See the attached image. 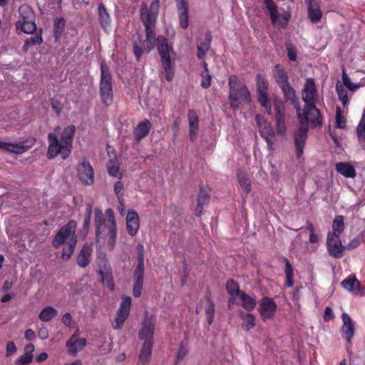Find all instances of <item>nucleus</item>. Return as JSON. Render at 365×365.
<instances>
[{"instance_id":"25","label":"nucleus","mask_w":365,"mask_h":365,"mask_svg":"<svg viewBox=\"0 0 365 365\" xmlns=\"http://www.w3.org/2000/svg\"><path fill=\"white\" fill-rule=\"evenodd\" d=\"M151 129V123L148 119H144L139 123L134 130V136L136 141H140L148 135Z\"/></svg>"},{"instance_id":"53","label":"nucleus","mask_w":365,"mask_h":365,"mask_svg":"<svg viewBox=\"0 0 365 365\" xmlns=\"http://www.w3.org/2000/svg\"><path fill=\"white\" fill-rule=\"evenodd\" d=\"M92 211H93V207H92L91 204H88L86 205L85 219H84V223H83V227L86 230H88L89 227Z\"/></svg>"},{"instance_id":"26","label":"nucleus","mask_w":365,"mask_h":365,"mask_svg":"<svg viewBox=\"0 0 365 365\" xmlns=\"http://www.w3.org/2000/svg\"><path fill=\"white\" fill-rule=\"evenodd\" d=\"M187 117L189 121L190 138L192 141H194L199 128L198 116L194 110H190L187 113Z\"/></svg>"},{"instance_id":"2","label":"nucleus","mask_w":365,"mask_h":365,"mask_svg":"<svg viewBox=\"0 0 365 365\" xmlns=\"http://www.w3.org/2000/svg\"><path fill=\"white\" fill-rule=\"evenodd\" d=\"M297 118L299 125L294 132V143L297 158H300L304 152L308 133V120L314 125H321L322 123L319 110L317 108L316 104L305 106L303 112L299 106H297Z\"/></svg>"},{"instance_id":"1","label":"nucleus","mask_w":365,"mask_h":365,"mask_svg":"<svg viewBox=\"0 0 365 365\" xmlns=\"http://www.w3.org/2000/svg\"><path fill=\"white\" fill-rule=\"evenodd\" d=\"M141 18L145 28L146 39L145 42L138 34L133 36L134 55L136 59L140 61L142 55L144 53H149L157 42V48L165 72V78L170 81L174 76V68L170 58V53L173 52L172 48L168 46V41L165 37L159 36L157 38H155L156 15L150 14V12H145L141 14Z\"/></svg>"},{"instance_id":"42","label":"nucleus","mask_w":365,"mask_h":365,"mask_svg":"<svg viewBox=\"0 0 365 365\" xmlns=\"http://www.w3.org/2000/svg\"><path fill=\"white\" fill-rule=\"evenodd\" d=\"M58 314V311L53 307H46L40 312L38 317L44 322H50Z\"/></svg>"},{"instance_id":"49","label":"nucleus","mask_w":365,"mask_h":365,"mask_svg":"<svg viewBox=\"0 0 365 365\" xmlns=\"http://www.w3.org/2000/svg\"><path fill=\"white\" fill-rule=\"evenodd\" d=\"M336 90L339 100L341 101L344 106H346L349 102V98L347 96V91L344 88V86L337 83L336 86Z\"/></svg>"},{"instance_id":"15","label":"nucleus","mask_w":365,"mask_h":365,"mask_svg":"<svg viewBox=\"0 0 365 365\" xmlns=\"http://www.w3.org/2000/svg\"><path fill=\"white\" fill-rule=\"evenodd\" d=\"M317 96V88L314 80L312 78L307 79L302 93V98L305 103V106L316 104Z\"/></svg>"},{"instance_id":"59","label":"nucleus","mask_w":365,"mask_h":365,"mask_svg":"<svg viewBox=\"0 0 365 365\" xmlns=\"http://www.w3.org/2000/svg\"><path fill=\"white\" fill-rule=\"evenodd\" d=\"M187 353V349L186 346H184L182 344H181L179 348L178 352L177 360L175 363V365H177L180 361H182L185 358Z\"/></svg>"},{"instance_id":"63","label":"nucleus","mask_w":365,"mask_h":365,"mask_svg":"<svg viewBox=\"0 0 365 365\" xmlns=\"http://www.w3.org/2000/svg\"><path fill=\"white\" fill-rule=\"evenodd\" d=\"M72 322V317L70 313L66 312L63 317H62V322L63 324L66 327H70Z\"/></svg>"},{"instance_id":"19","label":"nucleus","mask_w":365,"mask_h":365,"mask_svg":"<svg viewBox=\"0 0 365 365\" xmlns=\"http://www.w3.org/2000/svg\"><path fill=\"white\" fill-rule=\"evenodd\" d=\"M86 345V339L84 338L78 339L76 334H74L66 343V346L68 348V353L71 355L75 356L76 354L82 350Z\"/></svg>"},{"instance_id":"27","label":"nucleus","mask_w":365,"mask_h":365,"mask_svg":"<svg viewBox=\"0 0 365 365\" xmlns=\"http://www.w3.org/2000/svg\"><path fill=\"white\" fill-rule=\"evenodd\" d=\"M144 280V272H134L133 295L135 297H140L142 293Z\"/></svg>"},{"instance_id":"56","label":"nucleus","mask_w":365,"mask_h":365,"mask_svg":"<svg viewBox=\"0 0 365 365\" xmlns=\"http://www.w3.org/2000/svg\"><path fill=\"white\" fill-rule=\"evenodd\" d=\"M202 81H201V86L203 88H207L211 85V75L209 73V72H204L202 73Z\"/></svg>"},{"instance_id":"39","label":"nucleus","mask_w":365,"mask_h":365,"mask_svg":"<svg viewBox=\"0 0 365 365\" xmlns=\"http://www.w3.org/2000/svg\"><path fill=\"white\" fill-rule=\"evenodd\" d=\"M209 200L210 195L208 192L204 189H200L198 195L197 205L196 207V212L197 215H200L202 213L203 207L208 203Z\"/></svg>"},{"instance_id":"41","label":"nucleus","mask_w":365,"mask_h":365,"mask_svg":"<svg viewBox=\"0 0 365 365\" xmlns=\"http://www.w3.org/2000/svg\"><path fill=\"white\" fill-rule=\"evenodd\" d=\"M77 244V240H72L70 242H66L62 250L61 258L64 261L68 260L73 254L75 247Z\"/></svg>"},{"instance_id":"55","label":"nucleus","mask_w":365,"mask_h":365,"mask_svg":"<svg viewBox=\"0 0 365 365\" xmlns=\"http://www.w3.org/2000/svg\"><path fill=\"white\" fill-rule=\"evenodd\" d=\"M64 27H65V22H64L63 19H60V20L55 21L54 34H55V36L56 38H58L59 36H61V34H62V32L64 30Z\"/></svg>"},{"instance_id":"46","label":"nucleus","mask_w":365,"mask_h":365,"mask_svg":"<svg viewBox=\"0 0 365 365\" xmlns=\"http://www.w3.org/2000/svg\"><path fill=\"white\" fill-rule=\"evenodd\" d=\"M100 22L103 27L106 28L110 24V18L104 5L100 3L98 6Z\"/></svg>"},{"instance_id":"40","label":"nucleus","mask_w":365,"mask_h":365,"mask_svg":"<svg viewBox=\"0 0 365 365\" xmlns=\"http://www.w3.org/2000/svg\"><path fill=\"white\" fill-rule=\"evenodd\" d=\"M19 19L18 21H25L35 19L34 14L31 7L26 4L21 5L19 9Z\"/></svg>"},{"instance_id":"5","label":"nucleus","mask_w":365,"mask_h":365,"mask_svg":"<svg viewBox=\"0 0 365 365\" xmlns=\"http://www.w3.org/2000/svg\"><path fill=\"white\" fill-rule=\"evenodd\" d=\"M230 88L229 101L232 108H237L241 103H249L251 101V94L244 83L237 76H230L228 81Z\"/></svg>"},{"instance_id":"7","label":"nucleus","mask_w":365,"mask_h":365,"mask_svg":"<svg viewBox=\"0 0 365 365\" xmlns=\"http://www.w3.org/2000/svg\"><path fill=\"white\" fill-rule=\"evenodd\" d=\"M77 224L75 220H70L57 232L52 242L54 248L58 249L66 242L77 240L76 235Z\"/></svg>"},{"instance_id":"10","label":"nucleus","mask_w":365,"mask_h":365,"mask_svg":"<svg viewBox=\"0 0 365 365\" xmlns=\"http://www.w3.org/2000/svg\"><path fill=\"white\" fill-rule=\"evenodd\" d=\"M77 175L80 181L86 185H91L94 182V171L90 163L83 159L77 165Z\"/></svg>"},{"instance_id":"51","label":"nucleus","mask_w":365,"mask_h":365,"mask_svg":"<svg viewBox=\"0 0 365 365\" xmlns=\"http://www.w3.org/2000/svg\"><path fill=\"white\" fill-rule=\"evenodd\" d=\"M287 50V56L290 61H295L297 57V51L296 47L291 43H288L286 45Z\"/></svg>"},{"instance_id":"18","label":"nucleus","mask_w":365,"mask_h":365,"mask_svg":"<svg viewBox=\"0 0 365 365\" xmlns=\"http://www.w3.org/2000/svg\"><path fill=\"white\" fill-rule=\"evenodd\" d=\"M154 334V324L149 319L143 321L141 329L139 331V337L144 342H150L153 345Z\"/></svg>"},{"instance_id":"12","label":"nucleus","mask_w":365,"mask_h":365,"mask_svg":"<svg viewBox=\"0 0 365 365\" xmlns=\"http://www.w3.org/2000/svg\"><path fill=\"white\" fill-rule=\"evenodd\" d=\"M327 247L329 254L335 258H341L346 250L341 243L340 236L334 234H327Z\"/></svg>"},{"instance_id":"14","label":"nucleus","mask_w":365,"mask_h":365,"mask_svg":"<svg viewBox=\"0 0 365 365\" xmlns=\"http://www.w3.org/2000/svg\"><path fill=\"white\" fill-rule=\"evenodd\" d=\"M275 110V127L277 133L281 135H286V125H285V108L282 102H277L274 103Z\"/></svg>"},{"instance_id":"64","label":"nucleus","mask_w":365,"mask_h":365,"mask_svg":"<svg viewBox=\"0 0 365 365\" xmlns=\"http://www.w3.org/2000/svg\"><path fill=\"white\" fill-rule=\"evenodd\" d=\"M360 240L358 237L352 240L346 246H345L346 249L351 250L357 247L360 245Z\"/></svg>"},{"instance_id":"54","label":"nucleus","mask_w":365,"mask_h":365,"mask_svg":"<svg viewBox=\"0 0 365 365\" xmlns=\"http://www.w3.org/2000/svg\"><path fill=\"white\" fill-rule=\"evenodd\" d=\"M33 359V355L24 354L20 356L15 361L16 365H26L31 362Z\"/></svg>"},{"instance_id":"3","label":"nucleus","mask_w":365,"mask_h":365,"mask_svg":"<svg viewBox=\"0 0 365 365\" xmlns=\"http://www.w3.org/2000/svg\"><path fill=\"white\" fill-rule=\"evenodd\" d=\"M76 128L74 125L65 128L60 140L56 134L49 133L48 134V158L53 159L58 155H61L63 159H66L71 153Z\"/></svg>"},{"instance_id":"36","label":"nucleus","mask_w":365,"mask_h":365,"mask_svg":"<svg viewBox=\"0 0 365 365\" xmlns=\"http://www.w3.org/2000/svg\"><path fill=\"white\" fill-rule=\"evenodd\" d=\"M179 13V20L180 26L186 29L189 24L188 20V4L182 3L181 5L177 6Z\"/></svg>"},{"instance_id":"23","label":"nucleus","mask_w":365,"mask_h":365,"mask_svg":"<svg viewBox=\"0 0 365 365\" xmlns=\"http://www.w3.org/2000/svg\"><path fill=\"white\" fill-rule=\"evenodd\" d=\"M31 145H25L24 143H11L0 140V149L15 153L20 154L26 151Z\"/></svg>"},{"instance_id":"38","label":"nucleus","mask_w":365,"mask_h":365,"mask_svg":"<svg viewBox=\"0 0 365 365\" xmlns=\"http://www.w3.org/2000/svg\"><path fill=\"white\" fill-rule=\"evenodd\" d=\"M41 34L42 30L40 29L34 36L27 38L23 46V51L27 52L31 45H40L43 42Z\"/></svg>"},{"instance_id":"47","label":"nucleus","mask_w":365,"mask_h":365,"mask_svg":"<svg viewBox=\"0 0 365 365\" xmlns=\"http://www.w3.org/2000/svg\"><path fill=\"white\" fill-rule=\"evenodd\" d=\"M138 251V266L134 272H144V247L142 245L139 244L137 246Z\"/></svg>"},{"instance_id":"20","label":"nucleus","mask_w":365,"mask_h":365,"mask_svg":"<svg viewBox=\"0 0 365 365\" xmlns=\"http://www.w3.org/2000/svg\"><path fill=\"white\" fill-rule=\"evenodd\" d=\"M140 223L138 215L135 211H129L126 216V228L128 234L133 237L139 229Z\"/></svg>"},{"instance_id":"24","label":"nucleus","mask_w":365,"mask_h":365,"mask_svg":"<svg viewBox=\"0 0 365 365\" xmlns=\"http://www.w3.org/2000/svg\"><path fill=\"white\" fill-rule=\"evenodd\" d=\"M279 88H281L284 98L287 102H289L292 105L294 106L296 108L297 106H299L296 91L289 83L281 86Z\"/></svg>"},{"instance_id":"6","label":"nucleus","mask_w":365,"mask_h":365,"mask_svg":"<svg viewBox=\"0 0 365 365\" xmlns=\"http://www.w3.org/2000/svg\"><path fill=\"white\" fill-rule=\"evenodd\" d=\"M99 90L103 104L106 106H110L113 102L112 78L108 67L104 63H102L101 67Z\"/></svg>"},{"instance_id":"57","label":"nucleus","mask_w":365,"mask_h":365,"mask_svg":"<svg viewBox=\"0 0 365 365\" xmlns=\"http://www.w3.org/2000/svg\"><path fill=\"white\" fill-rule=\"evenodd\" d=\"M120 180L114 184V192L118 200H120L123 196L125 190L123 183Z\"/></svg>"},{"instance_id":"13","label":"nucleus","mask_w":365,"mask_h":365,"mask_svg":"<svg viewBox=\"0 0 365 365\" xmlns=\"http://www.w3.org/2000/svg\"><path fill=\"white\" fill-rule=\"evenodd\" d=\"M277 304L275 302L268 297H264L261 299L259 312L264 321L272 319L276 312Z\"/></svg>"},{"instance_id":"45","label":"nucleus","mask_w":365,"mask_h":365,"mask_svg":"<svg viewBox=\"0 0 365 365\" xmlns=\"http://www.w3.org/2000/svg\"><path fill=\"white\" fill-rule=\"evenodd\" d=\"M107 170L110 176L118 180L123 178V173L120 170V165L118 162L110 160L107 165Z\"/></svg>"},{"instance_id":"21","label":"nucleus","mask_w":365,"mask_h":365,"mask_svg":"<svg viewBox=\"0 0 365 365\" xmlns=\"http://www.w3.org/2000/svg\"><path fill=\"white\" fill-rule=\"evenodd\" d=\"M341 286L347 291L355 294H360L362 287L359 281L354 275H349L341 282Z\"/></svg>"},{"instance_id":"37","label":"nucleus","mask_w":365,"mask_h":365,"mask_svg":"<svg viewBox=\"0 0 365 365\" xmlns=\"http://www.w3.org/2000/svg\"><path fill=\"white\" fill-rule=\"evenodd\" d=\"M356 135L361 148L365 150V113L356 127Z\"/></svg>"},{"instance_id":"44","label":"nucleus","mask_w":365,"mask_h":365,"mask_svg":"<svg viewBox=\"0 0 365 365\" xmlns=\"http://www.w3.org/2000/svg\"><path fill=\"white\" fill-rule=\"evenodd\" d=\"M238 182L245 191V194L247 195L251 190V182L247 175L242 171L237 173Z\"/></svg>"},{"instance_id":"52","label":"nucleus","mask_w":365,"mask_h":365,"mask_svg":"<svg viewBox=\"0 0 365 365\" xmlns=\"http://www.w3.org/2000/svg\"><path fill=\"white\" fill-rule=\"evenodd\" d=\"M342 81H343V83L344 84V86L347 88H349L350 91H354V90L359 88V85L354 84L351 82L350 78H349V76H347V74L346 73V72L344 71H343V72H342Z\"/></svg>"},{"instance_id":"31","label":"nucleus","mask_w":365,"mask_h":365,"mask_svg":"<svg viewBox=\"0 0 365 365\" xmlns=\"http://www.w3.org/2000/svg\"><path fill=\"white\" fill-rule=\"evenodd\" d=\"M211 41L212 35L210 33H207L205 35V41L197 42V58H202L206 54L210 49Z\"/></svg>"},{"instance_id":"35","label":"nucleus","mask_w":365,"mask_h":365,"mask_svg":"<svg viewBox=\"0 0 365 365\" xmlns=\"http://www.w3.org/2000/svg\"><path fill=\"white\" fill-rule=\"evenodd\" d=\"M205 302L206 304V307L205 308V312L207 316V321L209 325H210L214 320L215 313V305L214 302L211 300L210 296L207 294L205 297Z\"/></svg>"},{"instance_id":"17","label":"nucleus","mask_w":365,"mask_h":365,"mask_svg":"<svg viewBox=\"0 0 365 365\" xmlns=\"http://www.w3.org/2000/svg\"><path fill=\"white\" fill-rule=\"evenodd\" d=\"M256 120L259 128L261 136L266 142H270V138H274V131L268 122L264 120L259 115H256Z\"/></svg>"},{"instance_id":"48","label":"nucleus","mask_w":365,"mask_h":365,"mask_svg":"<svg viewBox=\"0 0 365 365\" xmlns=\"http://www.w3.org/2000/svg\"><path fill=\"white\" fill-rule=\"evenodd\" d=\"M226 289L230 295L232 297H239L240 293H242V291L240 290L239 286L237 282H235L232 279H230L227 282Z\"/></svg>"},{"instance_id":"60","label":"nucleus","mask_w":365,"mask_h":365,"mask_svg":"<svg viewBox=\"0 0 365 365\" xmlns=\"http://www.w3.org/2000/svg\"><path fill=\"white\" fill-rule=\"evenodd\" d=\"M106 215L107 216L106 222L109 223L110 225V226L113 228L114 225H116V222H115L114 212H113V210H111V209L106 210Z\"/></svg>"},{"instance_id":"30","label":"nucleus","mask_w":365,"mask_h":365,"mask_svg":"<svg viewBox=\"0 0 365 365\" xmlns=\"http://www.w3.org/2000/svg\"><path fill=\"white\" fill-rule=\"evenodd\" d=\"M274 75L276 82L279 87L289 83L287 72L281 65L277 64L274 66Z\"/></svg>"},{"instance_id":"61","label":"nucleus","mask_w":365,"mask_h":365,"mask_svg":"<svg viewBox=\"0 0 365 365\" xmlns=\"http://www.w3.org/2000/svg\"><path fill=\"white\" fill-rule=\"evenodd\" d=\"M16 346L13 341H9L6 345V356H10L16 352Z\"/></svg>"},{"instance_id":"4","label":"nucleus","mask_w":365,"mask_h":365,"mask_svg":"<svg viewBox=\"0 0 365 365\" xmlns=\"http://www.w3.org/2000/svg\"><path fill=\"white\" fill-rule=\"evenodd\" d=\"M95 215V226H96V242L99 247L105 243L108 238L107 245L110 250H113L115 247L117 237V226L114 225L113 230L110 225L106 222L104 215L101 209L96 208Z\"/></svg>"},{"instance_id":"22","label":"nucleus","mask_w":365,"mask_h":365,"mask_svg":"<svg viewBox=\"0 0 365 365\" xmlns=\"http://www.w3.org/2000/svg\"><path fill=\"white\" fill-rule=\"evenodd\" d=\"M92 250H93L91 245H83L76 259V263L79 267L85 268L91 262Z\"/></svg>"},{"instance_id":"34","label":"nucleus","mask_w":365,"mask_h":365,"mask_svg":"<svg viewBox=\"0 0 365 365\" xmlns=\"http://www.w3.org/2000/svg\"><path fill=\"white\" fill-rule=\"evenodd\" d=\"M34 20L17 21L16 24V29H20L25 34H33L35 31H38Z\"/></svg>"},{"instance_id":"62","label":"nucleus","mask_w":365,"mask_h":365,"mask_svg":"<svg viewBox=\"0 0 365 365\" xmlns=\"http://www.w3.org/2000/svg\"><path fill=\"white\" fill-rule=\"evenodd\" d=\"M285 262V269L284 272L286 276H293V269L292 267L287 258L284 259Z\"/></svg>"},{"instance_id":"58","label":"nucleus","mask_w":365,"mask_h":365,"mask_svg":"<svg viewBox=\"0 0 365 365\" xmlns=\"http://www.w3.org/2000/svg\"><path fill=\"white\" fill-rule=\"evenodd\" d=\"M336 126L339 128H344L346 126V120L341 115V110L339 108H338L336 110Z\"/></svg>"},{"instance_id":"43","label":"nucleus","mask_w":365,"mask_h":365,"mask_svg":"<svg viewBox=\"0 0 365 365\" xmlns=\"http://www.w3.org/2000/svg\"><path fill=\"white\" fill-rule=\"evenodd\" d=\"M332 232H329L327 234H334L340 236L344 230V217L342 215H337L335 217L332 224Z\"/></svg>"},{"instance_id":"9","label":"nucleus","mask_w":365,"mask_h":365,"mask_svg":"<svg viewBox=\"0 0 365 365\" xmlns=\"http://www.w3.org/2000/svg\"><path fill=\"white\" fill-rule=\"evenodd\" d=\"M256 81L258 101L264 108L267 113L271 115L272 106L267 96L268 82L266 78L260 74L257 75Z\"/></svg>"},{"instance_id":"8","label":"nucleus","mask_w":365,"mask_h":365,"mask_svg":"<svg viewBox=\"0 0 365 365\" xmlns=\"http://www.w3.org/2000/svg\"><path fill=\"white\" fill-rule=\"evenodd\" d=\"M264 3L272 24L277 29L286 28L291 16L290 14L289 13L279 14L277 6L272 0H264Z\"/></svg>"},{"instance_id":"33","label":"nucleus","mask_w":365,"mask_h":365,"mask_svg":"<svg viewBox=\"0 0 365 365\" xmlns=\"http://www.w3.org/2000/svg\"><path fill=\"white\" fill-rule=\"evenodd\" d=\"M336 171L346 178H354L356 172L354 168L346 163H339L336 165Z\"/></svg>"},{"instance_id":"50","label":"nucleus","mask_w":365,"mask_h":365,"mask_svg":"<svg viewBox=\"0 0 365 365\" xmlns=\"http://www.w3.org/2000/svg\"><path fill=\"white\" fill-rule=\"evenodd\" d=\"M242 317L244 319L245 322L246 323L245 327L247 330H250L255 325V317L253 314L250 313H242Z\"/></svg>"},{"instance_id":"28","label":"nucleus","mask_w":365,"mask_h":365,"mask_svg":"<svg viewBox=\"0 0 365 365\" xmlns=\"http://www.w3.org/2000/svg\"><path fill=\"white\" fill-rule=\"evenodd\" d=\"M238 298L240 302L237 304L243 307V308L247 311L250 312L255 308L257 304L256 299L254 297L247 294L245 292L240 293Z\"/></svg>"},{"instance_id":"29","label":"nucleus","mask_w":365,"mask_h":365,"mask_svg":"<svg viewBox=\"0 0 365 365\" xmlns=\"http://www.w3.org/2000/svg\"><path fill=\"white\" fill-rule=\"evenodd\" d=\"M153 345L150 342H144L139 354L138 364L140 365H147L150 361Z\"/></svg>"},{"instance_id":"32","label":"nucleus","mask_w":365,"mask_h":365,"mask_svg":"<svg viewBox=\"0 0 365 365\" xmlns=\"http://www.w3.org/2000/svg\"><path fill=\"white\" fill-rule=\"evenodd\" d=\"M307 12L310 21L313 24H317L320 21L322 13L317 4H310L308 6Z\"/></svg>"},{"instance_id":"16","label":"nucleus","mask_w":365,"mask_h":365,"mask_svg":"<svg viewBox=\"0 0 365 365\" xmlns=\"http://www.w3.org/2000/svg\"><path fill=\"white\" fill-rule=\"evenodd\" d=\"M341 319L343 321V326L341 328L342 336L349 344H350L355 331L353 321L346 313L342 314Z\"/></svg>"},{"instance_id":"11","label":"nucleus","mask_w":365,"mask_h":365,"mask_svg":"<svg viewBox=\"0 0 365 365\" xmlns=\"http://www.w3.org/2000/svg\"><path fill=\"white\" fill-rule=\"evenodd\" d=\"M131 306V298L128 296H123L120 308L117 311L115 323L113 327L115 329H120L123 327L125 321L128 318Z\"/></svg>"}]
</instances>
